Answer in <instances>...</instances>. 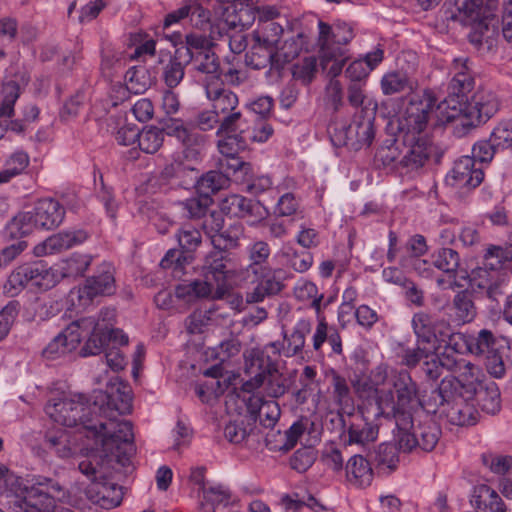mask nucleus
I'll use <instances>...</instances> for the list:
<instances>
[{"label": "nucleus", "instance_id": "38", "mask_svg": "<svg viewBox=\"0 0 512 512\" xmlns=\"http://www.w3.org/2000/svg\"><path fill=\"white\" fill-rule=\"evenodd\" d=\"M471 503L478 512H506V505L498 493L484 484L475 488Z\"/></svg>", "mask_w": 512, "mask_h": 512}, {"label": "nucleus", "instance_id": "16", "mask_svg": "<svg viewBox=\"0 0 512 512\" xmlns=\"http://www.w3.org/2000/svg\"><path fill=\"white\" fill-rule=\"evenodd\" d=\"M313 324L311 317H300L290 333H283V343L272 342L269 347L274 353L283 354L285 357L301 354L306 345V337L312 332Z\"/></svg>", "mask_w": 512, "mask_h": 512}, {"label": "nucleus", "instance_id": "14", "mask_svg": "<svg viewBox=\"0 0 512 512\" xmlns=\"http://www.w3.org/2000/svg\"><path fill=\"white\" fill-rule=\"evenodd\" d=\"M220 209L227 215L245 219L251 226L260 223L268 214L266 208L259 201L239 194H231L222 199Z\"/></svg>", "mask_w": 512, "mask_h": 512}, {"label": "nucleus", "instance_id": "54", "mask_svg": "<svg viewBox=\"0 0 512 512\" xmlns=\"http://www.w3.org/2000/svg\"><path fill=\"white\" fill-rule=\"evenodd\" d=\"M202 494L207 503H201V509H206V512H214V505L227 502L230 498L229 489L221 484L209 487L203 485Z\"/></svg>", "mask_w": 512, "mask_h": 512}, {"label": "nucleus", "instance_id": "20", "mask_svg": "<svg viewBox=\"0 0 512 512\" xmlns=\"http://www.w3.org/2000/svg\"><path fill=\"white\" fill-rule=\"evenodd\" d=\"M77 329L78 324L71 322L46 345L42 356L47 360H56L75 351L80 344Z\"/></svg>", "mask_w": 512, "mask_h": 512}, {"label": "nucleus", "instance_id": "12", "mask_svg": "<svg viewBox=\"0 0 512 512\" xmlns=\"http://www.w3.org/2000/svg\"><path fill=\"white\" fill-rule=\"evenodd\" d=\"M413 332L419 342L441 347L454 332L450 323L443 318H435L425 312H417L411 321Z\"/></svg>", "mask_w": 512, "mask_h": 512}, {"label": "nucleus", "instance_id": "51", "mask_svg": "<svg viewBox=\"0 0 512 512\" xmlns=\"http://www.w3.org/2000/svg\"><path fill=\"white\" fill-rule=\"evenodd\" d=\"M246 132L219 135L218 150L223 156H235L247 147Z\"/></svg>", "mask_w": 512, "mask_h": 512}, {"label": "nucleus", "instance_id": "60", "mask_svg": "<svg viewBox=\"0 0 512 512\" xmlns=\"http://www.w3.org/2000/svg\"><path fill=\"white\" fill-rule=\"evenodd\" d=\"M471 340V353L472 354H484L490 353L496 350L499 344H502L501 340L497 341L493 333L487 329H482L477 337L470 336Z\"/></svg>", "mask_w": 512, "mask_h": 512}, {"label": "nucleus", "instance_id": "33", "mask_svg": "<svg viewBox=\"0 0 512 512\" xmlns=\"http://www.w3.org/2000/svg\"><path fill=\"white\" fill-rule=\"evenodd\" d=\"M166 134L175 137L193 156L198 154L204 143V136L187 128L180 120H172L166 126Z\"/></svg>", "mask_w": 512, "mask_h": 512}, {"label": "nucleus", "instance_id": "24", "mask_svg": "<svg viewBox=\"0 0 512 512\" xmlns=\"http://www.w3.org/2000/svg\"><path fill=\"white\" fill-rule=\"evenodd\" d=\"M499 102L491 91L479 90L469 101L468 124L479 125L491 118L498 110Z\"/></svg>", "mask_w": 512, "mask_h": 512}, {"label": "nucleus", "instance_id": "2", "mask_svg": "<svg viewBox=\"0 0 512 512\" xmlns=\"http://www.w3.org/2000/svg\"><path fill=\"white\" fill-rule=\"evenodd\" d=\"M433 97L426 93L411 98L400 125L406 132L407 150L400 165L407 172L422 168L437 152V148L426 132L432 126Z\"/></svg>", "mask_w": 512, "mask_h": 512}, {"label": "nucleus", "instance_id": "18", "mask_svg": "<svg viewBox=\"0 0 512 512\" xmlns=\"http://www.w3.org/2000/svg\"><path fill=\"white\" fill-rule=\"evenodd\" d=\"M63 203L53 198H43L36 202L33 212L39 229L52 230L57 228L64 220V204L70 209H76L77 205L70 202L65 196L62 197Z\"/></svg>", "mask_w": 512, "mask_h": 512}, {"label": "nucleus", "instance_id": "46", "mask_svg": "<svg viewBox=\"0 0 512 512\" xmlns=\"http://www.w3.org/2000/svg\"><path fill=\"white\" fill-rule=\"evenodd\" d=\"M284 34L281 24H264L262 27H256L252 32L253 41L262 45L266 49L277 48Z\"/></svg>", "mask_w": 512, "mask_h": 512}, {"label": "nucleus", "instance_id": "41", "mask_svg": "<svg viewBox=\"0 0 512 512\" xmlns=\"http://www.w3.org/2000/svg\"><path fill=\"white\" fill-rule=\"evenodd\" d=\"M474 397L476 398L477 405L483 412L494 415L500 411V391L495 382L479 386Z\"/></svg>", "mask_w": 512, "mask_h": 512}, {"label": "nucleus", "instance_id": "22", "mask_svg": "<svg viewBox=\"0 0 512 512\" xmlns=\"http://www.w3.org/2000/svg\"><path fill=\"white\" fill-rule=\"evenodd\" d=\"M88 238L84 230L63 231L48 237L42 244L34 248L36 256H44L68 250L84 243Z\"/></svg>", "mask_w": 512, "mask_h": 512}, {"label": "nucleus", "instance_id": "55", "mask_svg": "<svg viewBox=\"0 0 512 512\" xmlns=\"http://www.w3.org/2000/svg\"><path fill=\"white\" fill-rule=\"evenodd\" d=\"M241 130L247 131V122L243 118L242 113L236 109L226 115H222L217 135L241 133Z\"/></svg>", "mask_w": 512, "mask_h": 512}, {"label": "nucleus", "instance_id": "1", "mask_svg": "<svg viewBox=\"0 0 512 512\" xmlns=\"http://www.w3.org/2000/svg\"><path fill=\"white\" fill-rule=\"evenodd\" d=\"M89 411L81 396L77 399L51 398L45 406L46 414L54 422L66 427L82 426L86 437L94 440L98 452L126 465L135 453L131 422L109 416L104 422L90 424L86 418Z\"/></svg>", "mask_w": 512, "mask_h": 512}, {"label": "nucleus", "instance_id": "19", "mask_svg": "<svg viewBox=\"0 0 512 512\" xmlns=\"http://www.w3.org/2000/svg\"><path fill=\"white\" fill-rule=\"evenodd\" d=\"M434 400L433 412L435 413L440 407L448 405V409H444L450 422L455 425L465 426L473 425L477 421V412L473 405L468 403L472 398H466L462 394L458 393L449 402L439 403V400L432 395Z\"/></svg>", "mask_w": 512, "mask_h": 512}, {"label": "nucleus", "instance_id": "29", "mask_svg": "<svg viewBox=\"0 0 512 512\" xmlns=\"http://www.w3.org/2000/svg\"><path fill=\"white\" fill-rule=\"evenodd\" d=\"M256 19L255 7L227 4L223 7L218 26L221 30L249 27Z\"/></svg>", "mask_w": 512, "mask_h": 512}, {"label": "nucleus", "instance_id": "64", "mask_svg": "<svg viewBox=\"0 0 512 512\" xmlns=\"http://www.w3.org/2000/svg\"><path fill=\"white\" fill-rule=\"evenodd\" d=\"M490 139L498 150L512 148V121L500 122L491 132Z\"/></svg>", "mask_w": 512, "mask_h": 512}, {"label": "nucleus", "instance_id": "42", "mask_svg": "<svg viewBox=\"0 0 512 512\" xmlns=\"http://www.w3.org/2000/svg\"><path fill=\"white\" fill-rule=\"evenodd\" d=\"M6 233L10 238L18 239L39 229L33 211H23L16 214L7 224Z\"/></svg>", "mask_w": 512, "mask_h": 512}, {"label": "nucleus", "instance_id": "36", "mask_svg": "<svg viewBox=\"0 0 512 512\" xmlns=\"http://www.w3.org/2000/svg\"><path fill=\"white\" fill-rule=\"evenodd\" d=\"M332 398L339 412L350 415L355 410L354 399L348 381L336 371L331 372Z\"/></svg>", "mask_w": 512, "mask_h": 512}, {"label": "nucleus", "instance_id": "58", "mask_svg": "<svg viewBox=\"0 0 512 512\" xmlns=\"http://www.w3.org/2000/svg\"><path fill=\"white\" fill-rule=\"evenodd\" d=\"M317 452L311 446L297 449L290 458V467L299 473L306 472L316 461Z\"/></svg>", "mask_w": 512, "mask_h": 512}, {"label": "nucleus", "instance_id": "61", "mask_svg": "<svg viewBox=\"0 0 512 512\" xmlns=\"http://www.w3.org/2000/svg\"><path fill=\"white\" fill-rule=\"evenodd\" d=\"M408 77L402 72H388L381 79V89L384 95H393L408 88Z\"/></svg>", "mask_w": 512, "mask_h": 512}, {"label": "nucleus", "instance_id": "47", "mask_svg": "<svg viewBox=\"0 0 512 512\" xmlns=\"http://www.w3.org/2000/svg\"><path fill=\"white\" fill-rule=\"evenodd\" d=\"M164 137L163 129L153 125L147 126L142 131L138 130V146L144 153H156L163 145Z\"/></svg>", "mask_w": 512, "mask_h": 512}, {"label": "nucleus", "instance_id": "52", "mask_svg": "<svg viewBox=\"0 0 512 512\" xmlns=\"http://www.w3.org/2000/svg\"><path fill=\"white\" fill-rule=\"evenodd\" d=\"M93 261L89 254L73 253L62 263V272L66 277H77L83 275Z\"/></svg>", "mask_w": 512, "mask_h": 512}, {"label": "nucleus", "instance_id": "48", "mask_svg": "<svg viewBox=\"0 0 512 512\" xmlns=\"http://www.w3.org/2000/svg\"><path fill=\"white\" fill-rule=\"evenodd\" d=\"M106 408L107 410L115 411L119 415L130 413L132 409V393L131 389L126 385L117 387L115 392L106 396Z\"/></svg>", "mask_w": 512, "mask_h": 512}, {"label": "nucleus", "instance_id": "23", "mask_svg": "<svg viewBox=\"0 0 512 512\" xmlns=\"http://www.w3.org/2000/svg\"><path fill=\"white\" fill-rule=\"evenodd\" d=\"M497 8L498 0H464L459 13L465 24L487 28V21L494 16Z\"/></svg>", "mask_w": 512, "mask_h": 512}, {"label": "nucleus", "instance_id": "35", "mask_svg": "<svg viewBox=\"0 0 512 512\" xmlns=\"http://www.w3.org/2000/svg\"><path fill=\"white\" fill-rule=\"evenodd\" d=\"M214 293V285L209 281L195 280L190 283L179 284L175 288V297L180 307L199 298H208Z\"/></svg>", "mask_w": 512, "mask_h": 512}, {"label": "nucleus", "instance_id": "30", "mask_svg": "<svg viewBox=\"0 0 512 512\" xmlns=\"http://www.w3.org/2000/svg\"><path fill=\"white\" fill-rule=\"evenodd\" d=\"M204 277L203 281H209L214 285V292L218 293L223 290L226 284L227 267L225 263L224 252L215 250L211 252L206 258L203 266Z\"/></svg>", "mask_w": 512, "mask_h": 512}, {"label": "nucleus", "instance_id": "31", "mask_svg": "<svg viewBox=\"0 0 512 512\" xmlns=\"http://www.w3.org/2000/svg\"><path fill=\"white\" fill-rule=\"evenodd\" d=\"M433 266L443 271L448 277V283L441 278L437 280L440 287L451 288L455 283L456 273L460 264V257L457 251L451 248H441L432 255Z\"/></svg>", "mask_w": 512, "mask_h": 512}, {"label": "nucleus", "instance_id": "44", "mask_svg": "<svg viewBox=\"0 0 512 512\" xmlns=\"http://www.w3.org/2000/svg\"><path fill=\"white\" fill-rule=\"evenodd\" d=\"M251 420V418H243L240 415L230 420L224 427L225 438L234 444L243 442L256 428Z\"/></svg>", "mask_w": 512, "mask_h": 512}, {"label": "nucleus", "instance_id": "27", "mask_svg": "<svg viewBox=\"0 0 512 512\" xmlns=\"http://www.w3.org/2000/svg\"><path fill=\"white\" fill-rule=\"evenodd\" d=\"M430 94L432 97L433 94L430 92H424V94ZM434 99V107L432 113V125H434V115L438 113L442 116L441 121H453L459 117H464L468 120V112H469V98L461 97L460 95H456L449 91L447 98H445L441 103L436 105V99Z\"/></svg>", "mask_w": 512, "mask_h": 512}, {"label": "nucleus", "instance_id": "26", "mask_svg": "<svg viewBox=\"0 0 512 512\" xmlns=\"http://www.w3.org/2000/svg\"><path fill=\"white\" fill-rule=\"evenodd\" d=\"M351 421L347 428L348 444L365 446L374 442L378 437V426L368 421L362 411L352 412Z\"/></svg>", "mask_w": 512, "mask_h": 512}, {"label": "nucleus", "instance_id": "59", "mask_svg": "<svg viewBox=\"0 0 512 512\" xmlns=\"http://www.w3.org/2000/svg\"><path fill=\"white\" fill-rule=\"evenodd\" d=\"M375 460L381 469L393 471L399 463L398 450L392 443H382L379 445Z\"/></svg>", "mask_w": 512, "mask_h": 512}, {"label": "nucleus", "instance_id": "3", "mask_svg": "<svg viewBox=\"0 0 512 512\" xmlns=\"http://www.w3.org/2000/svg\"><path fill=\"white\" fill-rule=\"evenodd\" d=\"M397 399L394 397L392 389H388L380 394L378 398V412L376 416L392 418L396 421L398 429L409 426L412 417V411L415 407L421 406L429 412H433L434 400L426 401L420 395L416 382L413 381L410 374L406 371L398 373L393 382Z\"/></svg>", "mask_w": 512, "mask_h": 512}, {"label": "nucleus", "instance_id": "45", "mask_svg": "<svg viewBox=\"0 0 512 512\" xmlns=\"http://www.w3.org/2000/svg\"><path fill=\"white\" fill-rule=\"evenodd\" d=\"M306 44L307 41L304 33H298L286 38L283 42L280 41V44L275 49L276 62H290L300 54Z\"/></svg>", "mask_w": 512, "mask_h": 512}, {"label": "nucleus", "instance_id": "40", "mask_svg": "<svg viewBox=\"0 0 512 512\" xmlns=\"http://www.w3.org/2000/svg\"><path fill=\"white\" fill-rule=\"evenodd\" d=\"M186 63H191L195 71L206 75L205 79L203 80L204 85L207 81L220 78L219 61L215 53L211 50L191 54Z\"/></svg>", "mask_w": 512, "mask_h": 512}, {"label": "nucleus", "instance_id": "63", "mask_svg": "<svg viewBox=\"0 0 512 512\" xmlns=\"http://www.w3.org/2000/svg\"><path fill=\"white\" fill-rule=\"evenodd\" d=\"M317 72V59L313 56L306 57L292 67V75L296 80L309 84Z\"/></svg>", "mask_w": 512, "mask_h": 512}, {"label": "nucleus", "instance_id": "56", "mask_svg": "<svg viewBox=\"0 0 512 512\" xmlns=\"http://www.w3.org/2000/svg\"><path fill=\"white\" fill-rule=\"evenodd\" d=\"M270 252V247L265 241H256L249 246L248 253L251 264L247 268L248 275L266 267L263 264L269 258Z\"/></svg>", "mask_w": 512, "mask_h": 512}, {"label": "nucleus", "instance_id": "53", "mask_svg": "<svg viewBox=\"0 0 512 512\" xmlns=\"http://www.w3.org/2000/svg\"><path fill=\"white\" fill-rule=\"evenodd\" d=\"M276 62L275 50L266 49L259 43L254 42L250 52L246 54V63L254 69H262L269 64Z\"/></svg>", "mask_w": 512, "mask_h": 512}, {"label": "nucleus", "instance_id": "34", "mask_svg": "<svg viewBox=\"0 0 512 512\" xmlns=\"http://www.w3.org/2000/svg\"><path fill=\"white\" fill-rule=\"evenodd\" d=\"M166 134L175 137L193 156L198 154L204 143V136L187 128L180 120H172L166 126Z\"/></svg>", "mask_w": 512, "mask_h": 512}, {"label": "nucleus", "instance_id": "32", "mask_svg": "<svg viewBox=\"0 0 512 512\" xmlns=\"http://www.w3.org/2000/svg\"><path fill=\"white\" fill-rule=\"evenodd\" d=\"M45 448L59 458H69L76 452L75 443L65 429H50L45 433Z\"/></svg>", "mask_w": 512, "mask_h": 512}, {"label": "nucleus", "instance_id": "15", "mask_svg": "<svg viewBox=\"0 0 512 512\" xmlns=\"http://www.w3.org/2000/svg\"><path fill=\"white\" fill-rule=\"evenodd\" d=\"M375 131L373 119L370 117H360L355 119L348 126L334 128V137L341 145H350L355 149L363 146H369L374 139Z\"/></svg>", "mask_w": 512, "mask_h": 512}, {"label": "nucleus", "instance_id": "50", "mask_svg": "<svg viewBox=\"0 0 512 512\" xmlns=\"http://www.w3.org/2000/svg\"><path fill=\"white\" fill-rule=\"evenodd\" d=\"M427 345H429L427 342H419V340L416 338L415 347H408L402 351V364L407 367H415L422 360L428 359L431 355H433L437 347H427Z\"/></svg>", "mask_w": 512, "mask_h": 512}, {"label": "nucleus", "instance_id": "49", "mask_svg": "<svg viewBox=\"0 0 512 512\" xmlns=\"http://www.w3.org/2000/svg\"><path fill=\"white\" fill-rule=\"evenodd\" d=\"M180 51L176 52L175 56L167 55L168 62L163 66L162 77L165 84L170 88L178 86L184 78L185 68L180 61Z\"/></svg>", "mask_w": 512, "mask_h": 512}, {"label": "nucleus", "instance_id": "39", "mask_svg": "<svg viewBox=\"0 0 512 512\" xmlns=\"http://www.w3.org/2000/svg\"><path fill=\"white\" fill-rule=\"evenodd\" d=\"M452 72L453 77L449 84V91L461 97H468L474 87V79L467 67V60L455 59Z\"/></svg>", "mask_w": 512, "mask_h": 512}, {"label": "nucleus", "instance_id": "10", "mask_svg": "<svg viewBox=\"0 0 512 512\" xmlns=\"http://www.w3.org/2000/svg\"><path fill=\"white\" fill-rule=\"evenodd\" d=\"M56 284L54 271L43 261L25 263L13 270L8 285L15 293L27 286L47 290Z\"/></svg>", "mask_w": 512, "mask_h": 512}, {"label": "nucleus", "instance_id": "21", "mask_svg": "<svg viewBox=\"0 0 512 512\" xmlns=\"http://www.w3.org/2000/svg\"><path fill=\"white\" fill-rule=\"evenodd\" d=\"M205 94L211 102L212 109L219 115H226L238 108V96L231 90L225 88L220 78L207 81L205 84Z\"/></svg>", "mask_w": 512, "mask_h": 512}, {"label": "nucleus", "instance_id": "17", "mask_svg": "<svg viewBox=\"0 0 512 512\" xmlns=\"http://www.w3.org/2000/svg\"><path fill=\"white\" fill-rule=\"evenodd\" d=\"M484 265L492 270L494 281L487 280L486 283L479 284L486 288L490 298L496 299L501 294L500 287L504 282V277L500 275L499 269L506 262L512 261V248L508 246L490 245L484 254Z\"/></svg>", "mask_w": 512, "mask_h": 512}, {"label": "nucleus", "instance_id": "8", "mask_svg": "<svg viewBox=\"0 0 512 512\" xmlns=\"http://www.w3.org/2000/svg\"><path fill=\"white\" fill-rule=\"evenodd\" d=\"M115 318L113 309L101 310L98 318L94 316L83 317L73 321L78 324L80 342L84 337L87 341L81 349L82 356H91L100 354L109 343L108 329L112 326Z\"/></svg>", "mask_w": 512, "mask_h": 512}, {"label": "nucleus", "instance_id": "37", "mask_svg": "<svg viewBox=\"0 0 512 512\" xmlns=\"http://www.w3.org/2000/svg\"><path fill=\"white\" fill-rule=\"evenodd\" d=\"M346 477L356 487L369 486L373 480L370 463L361 455L352 456L346 464Z\"/></svg>", "mask_w": 512, "mask_h": 512}, {"label": "nucleus", "instance_id": "43", "mask_svg": "<svg viewBox=\"0 0 512 512\" xmlns=\"http://www.w3.org/2000/svg\"><path fill=\"white\" fill-rule=\"evenodd\" d=\"M30 163L28 153L16 150L5 160L3 170L0 172V183H8L14 177L22 174Z\"/></svg>", "mask_w": 512, "mask_h": 512}, {"label": "nucleus", "instance_id": "28", "mask_svg": "<svg viewBox=\"0 0 512 512\" xmlns=\"http://www.w3.org/2000/svg\"><path fill=\"white\" fill-rule=\"evenodd\" d=\"M453 184L459 187L475 188L484 179V173L480 168H475L473 158L463 156L457 160L450 172Z\"/></svg>", "mask_w": 512, "mask_h": 512}, {"label": "nucleus", "instance_id": "5", "mask_svg": "<svg viewBox=\"0 0 512 512\" xmlns=\"http://www.w3.org/2000/svg\"><path fill=\"white\" fill-rule=\"evenodd\" d=\"M245 375L248 377L242 384V390L252 393L265 385L266 393L273 398L282 396L286 391L285 379L274 364L264 366L260 351L251 350L245 355Z\"/></svg>", "mask_w": 512, "mask_h": 512}, {"label": "nucleus", "instance_id": "62", "mask_svg": "<svg viewBox=\"0 0 512 512\" xmlns=\"http://www.w3.org/2000/svg\"><path fill=\"white\" fill-rule=\"evenodd\" d=\"M3 101L0 106V117L11 118L14 115V105L20 96L19 85L12 81L3 86Z\"/></svg>", "mask_w": 512, "mask_h": 512}, {"label": "nucleus", "instance_id": "7", "mask_svg": "<svg viewBox=\"0 0 512 512\" xmlns=\"http://www.w3.org/2000/svg\"><path fill=\"white\" fill-rule=\"evenodd\" d=\"M411 431L409 426L399 429L398 446L404 452H411L413 449H420L425 452L432 451L441 437V429L434 421L429 411L419 415L417 420L411 419Z\"/></svg>", "mask_w": 512, "mask_h": 512}, {"label": "nucleus", "instance_id": "11", "mask_svg": "<svg viewBox=\"0 0 512 512\" xmlns=\"http://www.w3.org/2000/svg\"><path fill=\"white\" fill-rule=\"evenodd\" d=\"M115 291V279L110 265H104L102 270L88 278L82 286L73 288L69 293L70 301L79 307L89 306L95 297L110 295Z\"/></svg>", "mask_w": 512, "mask_h": 512}, {"label": "nucleus", "instance_id": "25", "mask_svg": "<svg viewBox=\"0 0 512 512\" xmlns=\"http://www.w3.org/2000/svg\"><path fill=\"white\" fill-rule=\"evenodd\" d=\"M251 273L255 276L257 285L253 291L247 293L246 300L249 303L261 302L268 296L278 294L284 287L275 271L270 267Z\"/></svg>", "mask_w": 512, "mask_h": 512}, {"label": "nucleus", "instance_id": "13", "mask_svg": "<svg viewBox=\"0 0 512 512\" xmlns=\"http://www.w3.org/2000/svg\"><path fill=\"white\" fill-rule=\"evenodd\" d=\"M318 45L321 55L326 58L341 56L346 44L354 37L352 28L346 23L329 25L323 21L318 22Z\"/></svg>", "mask_w": 512, "mask_h": 512}, {"label": "nucleus", "instance_id": "6", "mask_svg": "<svg viewBox=\"0 0 512 512\" xmlns=\"http://www.w3.org/2000/svg\"><path fill=\"white\" fill-rule=\"evenodd\" d=\"M482 377L481 368L465 359L452 376L441 380L439 386L432 391V395L440 404L449 402L458 393L466 398H474L478 387L483 384Z\"/></svg>", "mask_w": 512, "mask_h": 512}, {"label": "nucleus", "instance_id": "4", "mask_svg": "<svg viewBox=\"0 0 512 512\" xmlns=\"http://www.w3.org/2000/svg\"><path fill=\"white\" fill-rule=\"evenodd\" d=\"M293 294L298 301H310L311 308L316 314V326L311 336L313 351L321 353L325 342L331 347L335 355L343 353L342 338L335 327H330L322 311L324 295L319 293L318 287L312 281L300 279L293 288Z\"/></svg>", "mask_w": 512, "mask_h": 512}, {"label": "nucleus", "instance_id": "9", "mask_svg": "<svg viewBox=\"0 0 512 512\" xmlns=\"http://www.w3.org/2000/svg\"><path fill=\"white\" fill-rule=\"evenodd\" d=\"M79 470L92 481V484L86 490L88 499L102 508L111 509L120 505L122 501V492L113 484L98 482L103 477L99 463L88 457L79 463Z\"/></svg>", "mask_w": 512, "mask_h": 512}, {"label": "nucleus", "instance_id": "57", "mask_svg": "<svg viewBox=\"0 0 512 512\" xmlns=\"http://www.w3.org/2000/svg\"><path fill=\"white\" fill-rule=\"evenodd\" d=\"M453 305L455 316L458 321L462 323H469L474 319L476 310L468 293H458L454 298Z\"/></svg>", "mask_w": 512, "mask_h": 512}]
</instances>
